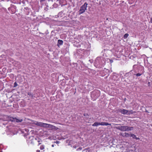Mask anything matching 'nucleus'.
<instances>
[{"label": "nucleus", "mask_w": 152, "mask_h": 152, "mask_svg": "<svg viewBox=\"0 0 152 152\" xmlns=\"http://www.w3.org/2000/svg\"><path fill=\"white\" fill-rule=\"evenodd\" d=\"M129 36V34H126L124 36V39H126Z\"/></svg>", "instance_id": "ddd939ff"}, {"label": "nucleus", "mask_w": 152, "mask_h": 152, "mask_svg": "<svg viewBox=\"0 0 152 152\" xmlns=\"http://www.w3.org/2000/svg\"><path fill=\"white\" fill-rule=\"evenodd\" d=\"M88 4L85 3L81 7L80 10L78 11L79 14L80 15L84 13L86 10Z\"/></svg>", "instance_id": "f03ea898"}, {"label": "nucleus", "mask_w": 152, "mask_h": 152, "mask_svg": "<svg viewBox=\"0 0 152 152\" xmlns=\"http://www.w3.org/2000/svg\"><path fill=\"white\" fill-rule=\"evenodd\" d=\"M28 94L30 96H31V97H33V95L30 92H28Z\"/></svg>", "instance_id": "2eb2a0df"}, {"label": "nucleus", "mask_w": 152, "mask_h": 152, "mask_svg": "<svg viewBox=\"0 0 152 152\" xmlns=\"http://www.w3.org/2000/svg\"><path fill=\"white\" fill-rule=\"evenodd\" d=\"M118 111L119 112L124 115H129L133 113V112L132 110L128 111L125 109H119Z\"/></svg>", "instance_id": "7ed1b4c3"}, {"label": "nucleus", "mask_w": 152, "mask_h": 152, "mask_svg": "<svg viewBox=\"0 0 152 152\" xmlns=\"http://www.w3.org/2000/svg\"><path fill=\"white\" fill-rule=\"evenodd\" d=\"M45 0H40V2H42L43 1Z\"/></svg>", "instance_id": "4be33fe9"}, {"label": "nucleus", "mask_w": 152, "mask_h": 152, "mask_svg": "<svg viewBox=\"0 0 152 152\" xmlns=\"http://www.w3.org/2000/svg\"><path fill=\"white\" fill-rule=\"evenodd\" d=\"M15 119V118H10V120L11 121L15 122V121H14V119Z\"/></svg>", "instance_id": "4468645a"}, {"label": "nucleus", "mask_w": 152, "mask_h": 152, "mask_svg": "<svg viewBox=\"0 0 152 152\" xmlns=\"http://www.w3.org/2000/svg\"><path fill=\"white\" fill-rule=\"evenodd\" d=\"M40 151L39 150H37L36 151V152H40Z\"/></svg>", "instance_id": "412c9836"}, {"label": "nucleus", "mask_w": 152, "mask_h": 152, "mask_svg": "<svg viewBox=\"0 0 152 152\" xmlns=\"http://www.w3.org/2000/svg\"><path fill=\"white\" fill-rule=\"evenodd\" d=\"M14 121H15V122L18 123L22 122L23 121V120L21 119H17L15 118V119H14Z\"/></svg>", "instance_id": "9d476101"}, {"label": "nucleus", "mask_w": 152, "mask_h": 152, "mask_svg": "<svg viewBox=\"0 0 152 152\" xmlns=\"http://www.w3.org/2000/svg\"><path fill=\"white\" fill-rule=\"evenodd\" d=\"M124 134H125V137H128L130 136V134L127 133H124Z\"/></svg>", "instance_id": "f8f14e48"}, {"label": "nucleus", "mask_w": 152, "mask_h": 152, "mask_svg": "<svg viewBox=\"0 0 152 152\" xmlns=\"http://www.w3.org/2000/svg\"><path fill=\"white\" fill-rule=\"evenodd\" d=\"M101 123L100 122H95L93 125V126H98L99 125H101Z\"/></svg>", "instance_id": "1a4fd4ad"}, {"label": "nucleus", "mask_w": 152, "mask_h": 152, "mask_svg": "<svg viewBox=\"0 0 152 152\" xmlns=\"http://www.w3.org/2000/svg\"><path fill=\"white\" fill-rule=\"evenodd\" d=\"M58 43L60 45H62L63 44V41L62 40H58Z\"/></svg>", "instance_id": "9b49d317"}, {"label": "nucleus", "mask_w": 152, "mask_h": 152, "mask_svg": "<svg viewBox=\"0 0 152 152\" xmlns=\"http://www.w3.org/2000/svg\"><path fill=\"white\" fill-rule=\"evenodd\" d=\"M141 74L140 73H137L136 74V76H139L141 75Z\"/></svg>", "instance_id": "6ab92c4d"}, {"label": "nucleus", "mask_w": 152, "mask_h": 152, "mask_svg": "<svg viewBox=\"0 0 152 152\" xmlns=\"http://www.w3.org/2000/svg\"><path fill=\"white\" fill-rule=\"evenodd\" d=\"M45 128H49L50 130H57L58 128L51 124H46Z\"/></svg>", "instance_id": "20e7f679"}, {"label": "nucleus", "mask_w": 152, "mask_h": 152, "mask_svg": "<svg viewBox=\"0 0 152 152\" xmlns=\"http://www.w3.org/2000/svg\"><path fill=\"white\" fill-rule=\"evenodd\" d=\"M34 124L38 126L45 128L46 123H45L41 122H35Z\"/></svg>", "instance_id": "39448f33"}, {"label": "nucleus", "mask_w": 152, "mask_h": 152, "mask_svg": "<svg viewBox=\"0 0 152 152\" xmlns=\"http://www.w3.org/2000/svg\"><path fill=\"white\" fill-rule=\"evenodd\" d=\"M120 135H121L124 137H125V134H124V133H121L120 134Z\"/></svg>", "instance_id": "a211bd4d"}, {"label": "nucleus", "mask_w": 152, "mask_h": 152, "mask_svg": "<svg viewBox=\"0 0 152 152\" xmlns=\"http://www.w3.org/2000/svg\"><path fill=\"white\" fill-rule=\"evenodd\" d=\"M115 128L120 131H132L134 129L133 127L127 126H120L116 127Z\"/></svg>", "instance_id": "f257e3e1"}, {"label": "nucleus", "mask_w": 152, "mask_h": 152, "mask_svg": "<svg viewBox=\"0 0 152 152\" xmlns=\"http://www.w3.org/2000/svg\"><path fill=\"white\" fill-rule=\"evenodd\" d=\"M101 126H107L111 125V124L107 122H101Z\"/></svg>", "instance_id": "423d86ee"}, {"label": "nucleus", "mask_w": 152, "mask_h": 152, "mask_svg": "<svg viewBox=\"0 0 152 152\" xmlns=\"http://www.w3.org/2000/svg\"><path fill=\"white\" fill-rule=\"evenodd\" d=\"M151 22L152 23V18L151 19Z\"/></svg>", "instance_id": "5701e85b"}, {"label": "nucleus", "mask_w": 152, "mask_h": 152, "mask_svg": "<svg viewBox=\"0 0 152 152\" xmlns=\"http://www.w3.org/2000/svg\"><path fill=\"white\" fill-rule=\"evenodd\" d=\"M18 85V84L16 82H15L14 83V87H16Z\"/></svg>", "instance_id": "dca6fc26"}, {"label": "nucleus", "mask_w": 152, "mask_h": 152, "mask_svg": "<svg viewBox=\"0 0 152 152\" xmlns=\"http://www.w3.org/2000/svg\"><path fill=\"white\" fill-rule=\"evenodd\" d=\"M59 3L60 4H64L66 3V1L65 0H59Z\"/></svg>", "instance_id": "6e6552de"}, {"label": "nucleus", "mask_w": 152, "mask_h": 152, "mask_svg": "<svg viewBox=\"0 0 152 152\" xmlns=\"http://www.w3.org/2000/svg\"><path fill=\"white\" fill-rule=\"evenodd\" d=\"M40 148L41 150H43V149H44V148L43 146H42L40 147Z\"/></svg>", "instance_id": "aec40b11"}, {"label": "nucleus", "mask_w": 152, "mask_h": 152, "mask_svg": "<svg viewBox=\"0 0 152 152\" xmlns=\"http://www.w3.org/2000/svg\"><path fill=\"white\" fill-rule=\"evenodd\" d=\"M52 147H53V145H52Z\"/></svg>", "instance_id": "b1692460"}, {"label": "nucleus", "mask_w": 152, "mask_h": 152, "mask_svg": "<svg viewBox=\"0 0 152 152\" xmlns=\"http://www.w3.org/2000/svg\"><path fill=\"white\" fill-rule=\"evenodd\" d=\"M131 137H132L133 139L136 140H139V138L137 137L136 135L133 134H130Z\"/></svg>", "instance_id": "0eeeda50"}, {"label": "nucleus", "mask_w": 152, "mask_h": 152, "mask_svg": "<svg viewBox=\"0 0 152 152\" xmlns=\"http://www.w3.org/2000/svg\"><path fill=\"white\" fill-rule=\"evenodd\" d=\"M126 144H127V146L128 147H129L130 146H131V145H129L128 144H129V143L128 142H126Z\"/></svg>", "instance_id": "f3484780"}]
</instances>
